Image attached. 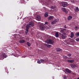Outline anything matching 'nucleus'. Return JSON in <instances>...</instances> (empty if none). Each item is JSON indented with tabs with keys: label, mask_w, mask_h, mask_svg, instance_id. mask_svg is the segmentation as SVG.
I'll list each match as a JSON object with an SVG mask.
<instances>
[{
	"label": "nucleus",
	"mask_w": 79,
	"mask_h": 79,
	"mask_svg": "<svg viewBox=\"0 0 79 79\" xmlns=\"http://www.w3.org/2000/svg\"><path fill=\"white\" fill-rule=\"evenodd\" d=\"M60 35L62 39H65L67 37V36H66V34L65 33H64L62 34L60 33Z\"/></svg>",
	"instance_id": "nucleus-1"
},
{
	"label": "nucleus",
	"mask_w": 79,
	"mask_h": 79,
	"mask_svg": "<svg viewBox=\"0 0 79 79\" xmlns=\"http://www.w3.org/2000/svg\"><path fill=\"white\" fill-rule=\"evenodd\" d=\"M7 57V55L5 53H2V54L0 55V59L1 60H3V58H6Z\"/></svg>",
	"instance_id": "nucleus-2"
},
{
	"label": "nucleus",
	"mask_w": 79,
	"mask_h": 79,
	"mask_svg": "<svg viewBox=\"0 0 79 79\" xmlns=\"http://www.w3.org/2000/svg\"><path fill=\"white\" fill-rule=\"evenodd\" d=\"M62 5L63 7H66L68 6V4L66 2H63L62 3Z\"/></svg>",
	"instance_id": "nucleus-3"
},
{
	"label": "nucleus",
	"mask_w": 79,
	"mask_h": 79,
	"mask_svg": "<svg viewBox=\"0 0 79 79\" xmlns=\"http://www.w3.org/2000/svg\"><path fill=\"white\" fill-rule=\"evenodd\" d=\"M40 27L42 31H44L45 30V26L42 24H40Z\"/></svg>",
	"instance_id": "nucleus-4"
},
{
	"label": "nucleus",
	"mask_w": 79,
	"mask_h": 79,
	"mask_svg": "<svg viewBox=\"0 0 79 79\" xmlns=\"http://www.w3.org/2000/svg\"><path fill=\"white\" fill-rule=\"evenodd\" d=\"M47 41L48 42V44H52V45L53 44V43H54V41L52 40L48 39Z\"/></svg>",
	"instance_id": "nucleus-5"
},
{
	"label": "nucleus",
	"mask_w": 79,
	"mask_h": 79,
	"mask_svg": "<svg viewBox=\"0 0 79 79\" xmlns=\"http://www.w3.org/2000/svg\"><path fill=\"white\" fill-rule=\"evenodd\" d=\"M57 21H58V19H56L51 22V24H52L54 25L55 24H56V23Z\"/></svg>",
	"instance_id": "nucleus-6"
},
{
	"label": "nucleus",
	"mask_w": 79,
	"mask_h": 79,
	"mask_svg": "<svg viewBox=\"0 0 79 79\" xmlns=\"http://www.w3.org/2000/svg\"><path fill=\"white\" fill-rule=\"evenodd\" d=\"M29 26H31V27H33L34 26V23L33 22H31L29 23V24H28Z\"/></svg>",
	"instance_id": "nucleus-7"
},
{
	"label": "nucleus",
	"mask_w": 79,
	"mask_h": 79,
	"mask_svg": "<svg viewBox=\"0 0 79 79\" xmlns=\"http://www.w3.org/2000/svg\"><path fill=\"white\" fill-rule=\"evenodd\" d=\"M56 51L58 52H60V53L62 52V50L60 48H57L56 49Z\"/></svg>",
	"instance_id": "nucleus-8"
},
{
	"label": "nucleus",
	"mask_w": 79,
	"mask_h": 79,
	"mask_svg": "<svg viewBox=\"0 0 79 79\" xmlns=\"http://www.w3.org/2000/svg\"><path fill=\"white\" fill-rule=\"evenodd\" d=\"M40 60L41 62V63H44V62H47L48 59L47 58H46L45 59H40Z\"/></svg>",
	"instance_id": "nucleus-9"
},
{
	"label": "nucleus",
	"mask_w": 79,
	"mask_h": 79,
	"mask_svg": "<svg viewBox=\"0 0 79 79\" xmlns=\"http://www.w3.org/2000/svg\"><path fill=\"white\" fill-rule=\"evenodd\" d=\"M31 27V26H29V24H27L26 27V31H27V32H29V27Z\"/></svg>",
	"instance_id": "nucleus-10"
},
{
	"label": "nucleus",
	"mask_w": 79,
	"mask_h": 79,
	"mask_svg": "<svg viewBox=\"0 0 79 79\" xmlns=\"http://www.w3.org/2000/svg\"><path fill=\"white\" fill-rule=\"evenodd\" d=\"M66 29H63L60 30V32H61V33H62V34H63V33H65L66 32Z\"/></svg>",
	"instance_id": "nucleus-11"
},
{
	"label": "nucleus",
	"mask_w": 79,
	"mask_h": 79,
	"mask_svg": "<svg viewBox=\"0 0 79 79\" xmlns=\"http://www.w3.org/2000/svg\"><path fill=\"white\" fill-rule=\"evenodd\" d=\"M36 20L40 21L41 19V17L40 15H37L36 18Z\"/></svg>",
	"instance_id": "nucleus-12"
},
{
	"label": "nucleus",
	"mask_w": 79,
	"mask_h": 79,
	"mask_svg": "<svg viewBox=\"0 0 79 79\" xmlns=\"http://www.w3.org/2000/svg\"><path fill=\"white\" fill-rule=\"evenodd\" d=\"M54 18V17L53 16H50L48 18V20L49 21H50L52 20V19H53Z\"/></svg>",
	"instance_id": "nucleus-13"
},
{
	"label": "nucleus",
	"mask_w": 79,
	"mask_h": 79,
	"mask_svg": "<svg viewBox=\"0 0 79 79\" xmlns=\"http://www.w3.org/2000/svg\"><path fill=\"white\" fill-rule=\"evenodd\" d=\"M65 71L67 73H71V70H69L68 69H65Z\"/></svg>",
	"instance_id": "nucleus-14"
},
{
	"label": "nucleus",
	"mask_w": 79,
	"mask_h": 79,
	"mask_svg": "<svg viewBox=\"0 0 79 79\" xmlns=\"http://www.w3.org/2000/svg\"><path fill=\"white\" fill-rule=\"evenodd\" d=\"M74 60H67V62H69V63H73V62H74Z\"/></svg>",
	"instance_id": "nucleus-15"
},
{
	"label": "nucleus",
	"mask_w": 79,
	"mask_h": 79,
	"mask_svg": "<svg viewBox=\"0 0 79 79\" xmlns=\"http://www.w3.org/2000/svg\"><path fill=\"white\" fill-rule=\"evenodd\" d=\"M74 11L75 12H78L79 11V8L78 7H76V9H74Z\"/></svg>",
	"instance_id": "nucleus-16"
},
{
	"label": "nucleus",
	"mask_w": 79,
	"mask_h": 79,
	"mask_svg": "<svg viewBox=\"0 0 79 79\" xmlns=\"http://www.w3.org/2000/svg\"><path fill=\"white\" fill-rule=\"evenodd\" d=\"M19 43H20V44H23L25 42V41L24 40H20L19 41Z\"/></svg>",
	"instance_id": "nucleus-17"
},
{
	"label": "nucleus",
	"mask_w": 79,
	"mask_h": 79,
	"mask_svg": "<svg viewBox=\"0 0 79 79\" xmlns=\"http://www.w3.org/2000/svg\"><path fill=\"white\" fill-rule=\"evenodd\" d=\"M71 68H75L76 67V65L75 64H72L71 65Z\"/></svg>",
	"instance_id": "nucleus-18"
},
{
	"label": "nucleus",
	"mask_w": 79,
	"mask_h": 79,
	"mask_svg": "<svg viewBox=\"0 0 79 79\" xmlns=\"http://www.w3.org/2000/svg\"><path fill=\"white\" fill-rule=\"evenodd\" d=\"M63 11H64V12H65L66 13H68V11H67V10H66V8H63Z\"/></svg>",
	"instance_id": "nucleus-19"
},
{
	"label": "nucleus",
	"mask_w": 79,
	"mask_h": 79,
	"mask_svg": "<svg viewBox=\"0 0 79 79\" xmlns=\"http://www.w3.org/2000/svg\"><path fill=\"white\" fill-rule=\"evenodd\" d=\"M56 37L58 38L59 37V33H58V32H57L55 34Z\"/></svg>",
	"instance_id": "nucleus-20"
},
{
	"label": "nucleus",
	"mask_w": 79,
	"mask_h": 79,
	"mask_svg": "<svg viewBox=\"0 0 79 79\" xmlns=\"http://www.w3.org/2000/svg\"><path fill=\"white\" fill-rule=\"evenodd\" d=\"M44 45L45 46H46L47 47H48L49 48H50V47H52V46H51V45H48V44H45Z\"/></svg>",
	"instance_id": "nucleus-21"
},
{
	"label": "nucleus",
	"mask_w": 79,
	"mask_h": 79,
	"mask_svg": "<svg viewBox=\"0 0 79 79\" xmlns=\"http://www.w3.org/2000/svg\"><path fill=\"white\" fill-rule=\"evenodd\" d=\"M72 18H73V17H72V16H69L68 18V20H71Z\"/></svg>",
	"instance_id": "nucleus-22"
},
{
	"label": "nucleus",
	"mask_w": 79,
	"mask_h": 79,
	"mask_svg": "<svg viewBox=\"0 0 79 79\" xmlns=\"http://www.w3.org/2000/svg\"><path fill=\"white\" fill-rule=\"evenodd\" d=\"M69 40L70 42H74V40L73 39H71L70 38H69Z\"/></svg>",
	"instance_id": "nucleus-23"
},
{
	"label": "nucleus",
	"mask_w": 79,
	"mask_h": 79,
	"mask_svg": "<svg viewBox=\"0 0 79 79\" xmlns=\"http://www.w3.org/2000/svg\"><path fill=\"white\" fill-rule=\"evenodd\" d=\"M74 37V33L73 32H72L71 33V38H73Z\"/></svg>",
	"instance_id": "nucleus-24"
},
{
	"label": "nucleus",
	"mask_w": 79,
	"mask_h": 79,
	"mask_svg": "<svg viewBox=\"0 0 79 79\" xmlns=\"http://www.w3.org/2000/svg\"><path fill=\"white\" fill-rule=\"evenodd\" d=\"M48 13H46L44 14V16L45 18H47V17H48Z\"/></svg>",
	"instance_id": "nucleus-25"
},
{
	"label": "nucleus",
	"mask_w": 79,
	"mask_h": 79,
	"mask_svg": "<svg viewBox=\"0 0 79 79\" xmlns=\"http://www.w3.org/2000/svg\"><path fill=\"white\" fill-rule=\"evenodd\" d=\"M27 44L28 47H30L31 45V44L29 42H27Z\"/></svg>",
	"instance_id": "nucleus-26"
},
{
	"label": "nucleus",
	"mask_w": 79,
	"mask_h": 79,
	"mask_svg": "<svg viewBox=\"0 0 79 79\" xmlns=\"http://www.w3.org/2000/svg\"><path fill=\"white\" fill-rule=\"evenodd\" d=\"M37 63H38V64H40L41 63V60H38L37 61Z\"/></svg>",
	"instance_id": "nucleus-27"
},
{
	"label": "nucleus",
	"mask_w": 79,
	"mask_h": 79,
	"mask_svg": "<svg viewBox=\"0 0 79 79\" xmlns=\"http://www.w3.org/2000/svg\"><path fill=\"white\" fill-rule=\"evenodd\" d=\"M63 58L64 59H66V58H68V56H67L64 55L63 56Z\"/></svg>",
	"instance_id": "nucleus-28"
},
{
	"label": "nucleus",
	"mask_w": 79,
	"mask_h": 79,
	"mask_svg": "<svg viewBox=\"0 0 79 79\" xmlns=\"http://www.w3.org/2000/svg\"><path fill=\"white\" fill-rule=\"evenodd\" d=\"M75 35H76V36H79V32L76 33Z\"/></svg>",
	"instance_id": "nucleus-29"
},
{
	"label": "nucleus",
	"mask_w": 79,
	"mask_h": 79,
	"mask_svg": "<svg viewBox=\"0 0 79 79\" xmlns=\"http://www.w3.org/2000/svg\"><path fill=\"white\" fill-rule=\"evenodd\" d=\"M56 7L55 6H51V9H54V8H55Z\"/></svg>",
	"instance_id": "nucleus-30"
},
{
	"label": "nucleus",
	"mask_w": 79,
	"mask_h": 79,
	"mask_svg": "<svg viewBox=\"0 0 79 79\" xmlns=\"http://www.w3.org/2000/svg\"><path fill=\"white\" fill-rule=\"evenodd\" d=\"M78 28V27L77 26H76L75 27V31H77V29Z\"/></svg>",
	"instance_id": "nucleus-31"
},
{
	"label": "nucleus",
	"mask_w": 79,
	"mask_h": 79,
	"mask_svg": "<svg viewBox=\"0 0 79 79\" xmlns=\"http://www.w3.org/2000/svg\"><path fill=\"white\" fill-rule=\"evenodd\" d=\"M76 41H77V42H79V38H76Z\"/></svg>",
	"instance_id": "nucleus-32"
},
{
	"label": "nucleus",
	"mask_w": 79,
	"mask_h": 79,
	"mask_svg": "<svg viewBox=\"0 0 79 79\" xmlns=\"http://www.w3.org/2000/svg\"><path fill=\"white\" fill-rule=\"evenodd\" d=\"M70 1L71 2H72L73 3H74L75 2L74 0H71Z\"/></svg>",
	"instance_id": "nucleus-33"
},
{
	"label": "nucleus",
	"mask_w": 79,
	"mask_h": 79,
	"mask_svg": "<svg viewBox=\"0 0 79 79\" xmlns=\"http://www.w3.org/2000/svg\"><path fill=\"white\" fill-rule=\"evenodd\" d=\"M68 56H71V54H68Z\"/></svg>",
	"instance_id": "nucleus-34"
},
{
	"label": "nucleus",
	"mask_w": 79,
	"mask_h": 79,
	"mask_svg": "<svg viewBox=\"0 0 79 79\" xmlns=\"http://www.w3.org/2000/svg\"><path fill=\"white\" fill-rule=\"evenodd\" d=\"M48 24V22H46L45 23V24Z\"/></svg>",
	"instance_id": "nucleus-35"
},
{
	"label": "nucleus",
	"mask_w": 79,
	"mask_h": 79,
	"mask_svg": "<svg viewBox=\"0 0 79 79\" xmlns=\"http://www.w3.org/2000/svg\"><path fill=\"white\" fill-rule=\"evenodd\" d=\"M67 79V77H64V79Z\"/></svg>",
	"instance_id": "nucleus-36"
},
{
	"label": "nucleus",
	"mask_w": 79,
	"mask_h": 79,
	"mask_svg": "<svg viewBox=\"0 0 79 79\" xmlns=\"http://www.w3.org/2000/svg\"><path fill=\"white\" fill-rule=\"evenodd\" d=\"M28 33V32L26 31H25V34H26V35H27V34Z\"/></svg>",
	"instance_id": "nucleus-37"
},
{
	"label": "nucleus",
	"mask_w": 79,
	"mask_h": 79,
	"mask_svg": "<svg viewBox=\"0 0 79 79\" xmlns=\"http://www.w3.org/2000/svg\"><path fill=\"white\" fill-rule=\"evenodd\" d=\"M64 28H65V29H66V28H67V27H66V25H65L64 26Z\"/></svg>",
	"instance_id": "nucleus-38"
},
{
	"label": "nucleus",
	"mask_w": 79,
	"mask_h": 79,
	"mask_svg": "<svg viewBox=\"0 0 79 79\" xmlns=\"http://www.w3.org/2000/svg\"><path fill=\"white\" fill-rule=\"evenodd\" d=\"M48 37H49V38H50V37H51V36H49V35H48Z\"/></svg>",
	"instance_id": "nucleus-39"
},
{
	"label": "nucleus",
	"mask_w": 79,
	"mask_h": 79,
	"mask_svg": "<svg viewBox=\"0 0 79 79\" xmlns=\"http://www.w3.org/2000/svg\"><path fill=\"white\" fill-rule=\"evenodd\" d=\"M77 79H79V77H78V78H77Z\"/></svg>",
	"instance_id": "nucleus-40"
},
{
	"label": "nucleus",
	"mask_w": 79,
	"mask_h": 79,
	"mask_svg": "<svg viewBox=\"0 0 79 79\" xmlns=\"http://www.w3.org/2000/svg\"><path fill=\"white\" fill-rule=\"evenodd\" d=\"M25 57H26V56H25Z\"/></svg>",
	"instance_id": "nucleus-41"
},
{
	"label": "nucleus",
	"mask_w": 79,
	"mask_h": 79,
	"mask_svg": "<svg viewBox=\"0 0 79 79\" xmlns=\"http://www.w3.org/2000/svg\"><path fill=\"white\" fill-rule=\"evenodd\" d=\"M28 1H29V0H28Z\"/></svg>",
	"instance_id": "nucleus-42"
}]
</instances>
